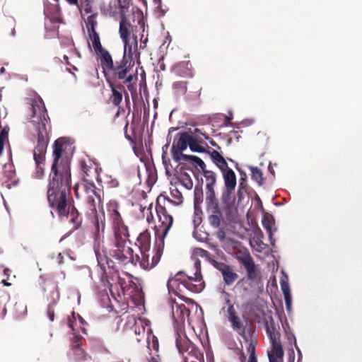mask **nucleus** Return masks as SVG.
Returning <instances> with one entry per match:
<instances>
[{"mask_svg": "<svg viewBox=\"0 0 362 362\" xmlns=\"http://www.w3.org/2000/svg\"><path fill=\"white\" fill-rule=\"evenodd\" d=\"M71 173H49L47 198L59 216H66L71 204Z\"/></svg>", "mask_w": 362, "mask_h": 362, "instance_id": "nucleus-1", "label": "nucleus"}, {"mask_svg": "<svg viewBox=\"0 0 362 362\" xmlns=\"http://www.w3.org/2000/svg\"><path fill=\"white\" fill-rule=\"evenodd\" d=\"M30 113L28 115L27 119L37 132V145L33 151L34 160L45 161L47 148L49 143V136L47 126L49 123L44 101L37 96L31 99Z\"/></svg>", "mask_w": 362, "mask_h": 362, "instance_id": "nucleus-2", "label": "nucleus"}, {"mask_svg": "<svg viewBox=\"0 0 362 362\" xmlns=\"http://www.w3.org/2000/svg\"><path fill=\"white\" fill-rule=\"evenodd\" d=\"M135 62L134 59L122 57L120 60H116L113 66L105 75L107 83H117L126 84L130 91L132 98L136 97V82L137 81V72L134 70Z\"/></svg>", "mask_w": 362, "mask_h": 362, "instance_id": "nucleus-3", "label": "nucleus"}, {"mask_svg": "<svg viewBox=\"0 0 362 362\" xmlns=\"http://www.w3.org/2000/svg\"><path fill=\"white\" fill-rule=\"evenodd\" d=\"M94 252L97 258L98 265L101 270L100 280L104 286H110L109 279L113 280L114 276L117 278V283L121 287L126 284L124 279L118 275V270L116 268L115 262L108 256L107 251L104 245L98 243L94 245Z\"/></svg>", "mask_w": 362, "mask_h": 362, "instance_id": "nucleus-4", "label": "nucleus"}, {"mask_svg": "<svg viewBox=\"0 0 362 362\" xmlns=\"http://www.w3.org/2000/svg\"><path fill=\"white\" fill-rule=\"evenodd\" d=\"M169 292L182 298V288H185L193 293L201 292L205 286L202 276H186L183 272H178L174 277L169 279L167 283Z\"/></svg>", "mask_w": 362, "mask_h": 362, "instance_id": "nucleus-5", "label": "nucleus"}, {"mask_svg": "<svg viewBox=\"0 0 362 362\" xmlns=\"http://www.w3.org/2000/svg\"><path fill=\"white\" fill-rule=\"evenodd\" d=\"M129 238V234L114 235L113 245L110 251V255L121 264L127 265L131 263L136 265L139 261V256L134 255L133 249L127 246V242L130 243Z\"/></svg>", "mask_w": 362, "mask_h": 362, "instance_id": "nucleus-6", "label": "nucleus"}, {"mask_svg": "<svg viewBox=\"0 0 362 362\" xmlns=\"http://www.w3.org/2000/svg\"><path fill=\"white\" fill-rule=\"evenodd\" d=\"M106 211L113 235L129 234L128 226L120 214L119 203L116 200H110L106 204Z\"/></svg>", "mask_w": 362, "mask_h": 362, "instance_id": "nucleus-7", "label": "nucleus"}, {"mask_svg": "<svg viewBox=\"0 0 362 362\" xmlns=\"http://www.w3.org/2000/svg\"><path fill=\"white\" fill-rule=\"evenodd\" d=\"M156 211L158 218V225L155 227L156 236L158 238V241H164V238L173 226V218L169 214L167 204L165 203L161 204L159 198L156 201Z\"/></svg>", "mask_w": 362, "mask_h": 362, "instance_id": "nucleus-8", "label": "nucleus"}, {"mask_svg": "<svg viewBox=\"0 0 362 362\" xmlns=\"http://www.w3.org/2000/svg\"><path fill=\"white\" fill-rule=\"evenodd\" d=\"M64 143L62 139H57L53 145V161L49 173H71V160L63 156Z\"/></svg>", "mask_w": 362, "mask_h": 362, "instance_id": "nucleus-9", "label": "nucleus"}, {"mask_svg": "<svg viewBox=\"0 0 362 362\" xmlns=\"http://www.w3.org/2000/svg\"><path fill=\"white\" fill-rule=\"evenodd\" d=\"M237 259L242 264L246 270L247 276L245 280L248 281V285L253 287L261 281V272L258 265L255 264V261L250 253H245L242 256H238Z\"/></svg>", "mask_w": 362, "mask_h": 362, "instance_id": "nucleus-10", "label": "nucleus"}, {"mask_svg": "<svg viewBox=\"0 0 362 362\" xmlns=\"http://www.w3.org/2000/svg\"><path fill=\"white\" fill-rule=\"evenodd\" d=\"M164 241H157L154 245L152 257L148 252H141V258L139 257L140 267L145 270H150L155 267L160 260L163 252Z\"/></svg>", "mask_w": 362, "mask_h": 362, "instance_id": "nucleus-11", "label": "nucleus"}, {"mask_svg": "<svg viewBox=\"0 0 362 362\" xmlns=\"http://www.w3.org/2000/svg\"><path fill=\"white\" fill-rule=\"evenodd\" d=\"M189 141V132H182L176 134L170 150L172 157L175 162L180 163L183 159V157L187 156L182 153V151L187 148Z\"/></svg>", "mask_w": 362, "mask_h": 362, "instance_id": "nucleus-12", "label": "nucleus"}, {"mask_svg": "<svg viewBox=\"0 0 362 362\" xmlns=\"http://www.w3.org/2000/svg\"><path fill=\"white\" fill-rule=\"evenodd\" d=\"M84 199L85 207L86 209V214L89 216H93L95 218V239H98L100 237V231L101 230L103 233L105 228V224L104 222H101V224L100 225L98 218L97 216L96 200L100 202V194H96L95 195L93 194L85 196Z\"/></svg>", "mask_w": 362, "mask_h": 362, "instance_id": "nucleus-13", "label": "nucleus"}, {"mask_svg": "<svg viewBox=\"0 0 362 362\" xmlns=\"http://www.w3.org/2000/svg\"><path fill=\"white\" fill-rule=\"evenodd\" d=\"M82 180L85 181H100V170L98 165L90 158L81 159L79 162Z\"/></svg>", "mask_w": 362, "mask_h": 362, "instance_id": "nucleus-14", "label": "nucleus"}, {"mask_svg": "<svg viewBox=\"0 0 362 362\" xmlns=\"http://www.w3.org/2000/svg\"><path fill=\"white\" fill-rule=\"evenodd\" d=\"M206 209L208 213L209 225L214 228H219L223 221V212L219 206L218 200L206 201Z\"/></svg>", "mask_w": 362, "mask_h": 362, "instance_id": "nucleus-15", "label": "nucleus"}, {"mask_svg": "<svg viewBox=\"0 0 362 362\" xmlns=\"http://www.w3.org/2000/svg\"><path fill=\"white\" fill-rule=\"evenodd\" d=\"M170 303L173 317L177 325L175 329H183L185 320H189L190 310L184 304L177 303L175 300H171Z\"/></svg>", "mask_w": 362, "mask_h": 362, "instance_id": "nucleus-16", "label": "nucleus"}, {"mask_svg": "<svg viewBox=\"0 0 362 362\" xmlns=\"http://www.w3.org/2000/svg\"><path fill=\"white\" fill-rule=\"evenodd\" d=\"M214 265L221 273L226 285L231 286L238 278V274L229 265L218 262H215Z\"/></svg>", "mask_w": 362, "mask_h": 362, "instance_id": "nucleus-17", "label": "nucleus"}, {"mask_svg": "<svg viewBox=\"0 0 362 362\" xmlns=\"http://www.w3.org/2000/svg\"><path fill=\"white\" fill-rule=\"evenodd\" d=\"M227 314V318L230 322L232 328L238 332L242 336L245 334V327L244 326L240 316L238 314L234 305H231L229 308L226 310Z\"/></svg>", "mask_w": 362, "mask_h": 362, "instance_id": "nucleus-18", "label": "nucleus"}, {"mask_svg": "<svg viewBox=\"0 0 362 362\" xmlns=\"http://www.w3.org/2000/svg\"><path fill=\"white\" fill-rule=\"evenodd\" d=\"M206 179V202L218 200L216 197L214 185L216 182V175L211 170H204L203 172Z\"/></svg>", "mask_w": 362, "mask_h": 362, "instance_id": "nucleus-19", "label": "nucleus"}, {"mask_svg": "<svg viewBox=\"0 0 362 362\" xmlns=\"http://www.w3.org/2000/svg\"><path fill=\"white\" fill-rule=\"evenodd\" d=\"M175 344L180 355H185L186 351L194 344L187 338L183 329L179 328L175 333Z\"/></svg>", "mask_w": 362, "mask_h": 362, "instance_id": "nucleus-20", "label": "nucleus"}, {"mask_svg": "<svg viewBox=\"0 0 362 362\" xmlns=\"http://www.w3.org/2000/svg\"><path fill=\"white\" fill-rule=\"evenodd\" d=\"M133 25L128 21L125 14H121L119 34L123 42H126L127 40H130L131 34L133 32Z\"/></svg>", "mask_w": 362, "mask_h": 362, "instance_id": "nucleus-21", "label": "nucleus"}, {"mask_svg": "<svg viewBox=\"0 0 362 362\" xmlns=\"http://www.w3.org/2000/svg\"><path fill=\"white\" fill-rule=\"evenodd\" d=\"M268 337L271 341L272 350L269 354H273L275 357L279 358H283L284 357V350L282 349V346L280 341L281 334L279 332H276L275 333L269 334Z\"/></svg>", "mask_w": 362, "mask_h": 362, "instance_id": "nucleus-22", "label": "nucleus"}, {"mask_svg": "<svg viewBox=\"0 0 362 362\" xmlns=\"http://www.w3.org/2000/svg\"><path fill=\"white\" fill-rule=\"evenodd\" d=\"M72 350L74 354V358L76 362H84L90 359L84 350L81 348L80 338L78 337H74L72 341Z\"/></svg>", "mask_w": 362, "mask_h": 362, "instance_id": "nucleus-23", "label": "nucleus"}, {"mask_svg": "<svg viewBox=\"0 0 362 362\" xmlns=\"http://www.w3.org/2000/svg\"><path fill=\"white\" fill-rule=\"evenodd\" d=\"M61 216L60 217H62ZM65 216L69 217V223L72 225V231L76 230L81 227L83 218L78 209L74 206L69 205V212Z\"/></svg>", "mask_w": 362, "mask_h": 362, "instance_id": "nucleus-24", "label": "nucleus"}, {"mask_svg": "<svg viewBox=\"0 0 362 362\" xmlns=\"http://www.w3.org/2000/svg\"><path fill=\"white\" fill-rule=\"evenodd\" d=\"M111 88L110 100L115 106H118L122 100V93L124 91V84L117 83H107Z\"/></svg>", "mask_w": 362, "mask_h": 362, "instance_id": "nucleus-25", "label": "nucleus"}, {"mask_svg": "<svg viewBox=\"0 0 362 362\" xmlns=\"http://www.w3.org/2000/svg\"><path fill=\"white\" fill-rule=\"evenodd\" d=\"M98 57L104 76L107 73L115 62L110 52L105 48L95 53Z\"/></svg>", "mask_w": 362, "mask_h": 362, "instance_id": "nucleus-26", "label": "nucleus"}, {"mask_svg": "<svg viewBox=\"0 0 362 362\" xmlns=\"http://www.w3.org/2000/svg\"><path fill=\"white\" fill-rule=\"evenodd\" d=\"M141 252H149L151 247V234L148 230L141 233L136 239V243Z\"/></svg>", "mask_w": 362, "mask_h": 362, "instance_id": "nucleus-27", "label": "nucleus"}, {"mask_svg": "<svg viewBox=\"0 0 362 362\" xmlns=\"http://www.w3.org/2000/svg\"><path fill=\"white\" fill-rule=\"evenodd\" d=\"M182 356L183 358V362H185L187 358H188V361L194 359L199 362H204L203 353L194 344L189 346V349L186 351V354H185V355H182Z\"/></svg>", "mask_w": 362, "mask_h": 362, "instance_id": "nucleus-28", "label": "nucleus"}, {"mask_svg": "<svg viewBox=\"0 0 362 362\" xmlns=\"http://www.w3.org/2000/svg\"><path fill=\"white\" fill-rule=\"evenodd\" d=\"M124 43V51L122 57H126V59H133V52L137 51L138 48V42H137V36L135 35L133 37V42H130V40H127L126 42Z\"/></svg>", "mask_w": 362, "mask_h": 362, "instance_id": "nucleus-29", "label": "nucleus"}, {"mask_svg": "<svg viewBox=\"0 0 362 362\" xmlns=\"http://www.w3.org/2000/svg\"><path fill=\"white\" fill-rule=\"evenodd\" d=\"M222 175L225 188L235 189L237 179L234 171L231 168L226 169V170L222 172Z\"/></svg>", "mask_w": 362, "mask_h": 362, "instance_id": "nucleus-30", "label": "nucleus"}, {"mask_svg": "<svg viewBox=\"0 0 362 362\" xmlns=\"http://www.w3.org/2000/svg\"><path fill=\"white\" fill-rule=\"evenodd\" d=\"M47 15L50 14V21L52 23H61V8L59 5H52L45 10Z\"/></svg>", "mask_w": 362, "mask_h": 362, "instance_id": "nucleus-31", "label": "nucleus"}, {"mask_svg": "<svg viewBox=\"0 0 362 362\" xmlns=\"http://www.w3.org/2000/svg\"><path fill=\"white\" fill-rule=\"evenodd\" d=\"M204 142L202 137H198L197 136H193L190 134V141L189 143V147L192 151L202 153L204 152V148L201 146V144Z\"/></svg>", "mask_w": 362, "mask_h": 362, "instance_id": "nucleus-32", "label": "nucleus"}, {"mask_svg": "<svg viewBox=\"0 0 362 362\" xmlns=\"http://www.w3.org/2000/svg\"><path fill=\"white\" fill-rule=\"evenodd\" d=\"M188 63L180 62L175 66L174 71L176 74L182 77H192V73L190 69L187 67Z\"/></svg>", "mask_w": 362, "mask_h": 362, "instance_id": "nucleus-33", "label": "nucleus"}, {"mask_svg": "<svg viewBox=\"0 0 362 362\" xmlns=\"http://www.w3.org/2000/svg\"><path fill=\"white\" fill-rule=\"evenodd\" d=\"M182 161L187 162L194 165L196 167H199V168L204 172L206 170V165L204 162L199 157L192 155H187L183 157Z\"/></svg>", "mask_w": 362, "mask_h": 362, "instance_id": "nucleus-34", "label": "nucleus"}, {"mask_svg": "<svg viewBox=\"0 0 362 362\" xmlns=\"http://www.w3.org/2000/svg\"><path fill=\"white\" fill-rule=\"evenodd\" d=\"M4 175L6 178V182L12 181V183L16 184V170L14 165L12 163H6L4 165Z\"/></svg>", "mask_w": 362, "mask_h": 362, "instance_id": "nucleus-35", "label": "nucleus"}, {"mask_svg": "<svg viewBox=\"0 0 362 362\" xmlns=\"http://www.w3.org/2000/svg\"><path fill=\"white\" fill-rule=\"evenodd\" d=\"M81 186L82 190L85 193L84 197L88 196V195H93V194L95 195L96 194H99V192H98L96 191L95 181L88 182V181L83 180V182L81 183Z\"/></svg>", "mask_w": 362, "mask_h": 362, "instance_id": "nucleus-36", "label": "nucleus"}, {"mask_svg": "<svg viewBox=\"0 0 362 362\" xmlns=\"http://www.w3.org/2000/svg\"><path fill=\"white\" fill-rule=\"evenodd\" d=\"M235 189L225 188L221 194V201L223 204L229 206L235 200L232 197Z\"/></svg>", "mask_w": 362, "mask_h": 362, "instance_id": "nucleus-37", "label": "nucleus"}, {"mask_svg": "<svg viewBox=\"0 0 362 362\" xmlns=\"http://www.w3.org/2000/svg\"><path fill=\"white\" fill-rule=\"evenodd\" d=\"M171 195L173 198L177 199V201H173L171 199L168 197H164L163 198V203H165L167 205H179L182 202V194L178 191H172Z\"/></svg>", "mask_w": 362, "mask_h": 362, "instance_id": "nucleus-38", "label": "nucleus"}, {"mask_svg": "<svg viewBox=\"0 0 362 362\" xmlns=\"http://www.w3.org/2000/svg\"><path fill=\"white\" fill-rule=\"evenodd\" d=\"M35 170L33 173V177L35 179L40 180L45 176V161L35 160Z\"/></svg>", "mask_w": 362, "mask_h": 362, "instance_id": "nucleus-39", "label": "nucleus"}, {"mask_svg": "<svg viewBox=\"0 0 362 362\" xmlns=\"http://www.w3.org/2000/svg\"><path fill=\"white\" fill-rule=\"evenodd\" d=\"M94 52L96 53L104 49L100 43L99 34L97 32L88 33Z\"/></svg>", "mask_w": 362, "mask_h": 362, "instance_id": "nucleus-40", "label": "nucleus"}, {"mask_svg": "<svg viewBox=\"0 0 362 362\" xmlns=\"http://www.w3.org/2000/svg\"><path fill=\"white\" fill-rule=\"evenodd\" d=\"M97 16H98L97 13H93L87 18L86 27H87V30H88V33H92L96 32L95 28L98 25L97 21H96Z\"/></svg>", "mask_w": 362, "mask_h": 362, "instance_id": "nucleus-41", "label": "nucleus"}, {"mask_svg": "<svg viewBox=\"0 0 362 362\" xmlns=\"http://www.w3.org/2000/svg\"><path fill=\"white\" fill-rule=\"evenodd\" d=\"M248 281L245 280V278H243L235 285V288L240 290L242 296H247L250 293V288L251 287L248 285Z\"/></svg>", "mask_w": 362, "mask_h": 362, "instance_id": "nucleus-42", "label": "nucleus"}, {"mask_svg": "<svg viewBox=\"0 0 362 362\" xmlns=\"http://www.w3.org/2000/svg\"><path fill=\"white\" fill-rule=\"evenodd\" d=\"M262 223L263 227L266 229L267 232L269 233L270 238L272 237V225H273V219L272 217L269 215H264L262 220Z\"/></svg>", "mask_w": 362, "mask_h": 362, "instance_id": "nucleus-43", "label": "nucleus"}, {"mask_svg": "<svg viewBox=\"0 0 362 362\" xmlns=\"http://www.w3.org/2000/svg\"><path fill=\"white\" fill-rule=\"evenodd\" d=\"M250 169L252 173V179L260 185L262 184L264 179L262 171L257 167L251 166Z\"/></svg>", "mask_w": 362, "mask_h": 362, "instance_id": "nucleus-44", "label": "nucleus"}, {"mask_svg": "<svg viewBox=\"0 0 362 362\" xmlns=\"http://www.w3.org/2000/svg\"><path fill=\"white\" fill-rule=\"evenodd\" d=\"M148 348L150 351L153 350L156 353L158 351L159 343L157 337L154 335L148 337Z\"/></svg>", "mask_w": 362, "mask_h": 362, "instance_id": "nucleus-45", "label": "nucleus"}, {"mask_svg": "<svg viewBox=\"0 0 362 362\" xmlns=\"http://www.w3.org/2000/svg\"><path fill=\"white\" fill-rule=\"evenodd\" d=\"M80 11L83 10L85 13H89L92 11V6L89 0H80L78 6H76Z\"/></svg>", "mask_w": 362, "mask_h": 362, "instance_id": "nucleus-46", "label": "nucleus"}, {"mask_svg": "<svg viewBox=\"0 0 362 362\" xmlns=\"http://www.w3.org/2000/svg\"><path fill=\"white\" fill-rule=\"evenodd\" d=\"M8 301V297L6 295L0 296V318L3 319L6 315V303Z\"/></svg>", "mask_w": 362, "mask_h": 362, "instance_id": "nucleus-47", "label": "nucleus"}, {"mask_svg": "<svg viewBox=\"0 0 362 362\" xmlns=\"http://www.w3.org/2000/svg\"><path fill=\"white\" fill-rule=\"evenodd\" d=\"M194 204H200L203 201V191L202 187L196 186L194 189Z\"/></svg>", "mask_w": 362, "mask_h": 362, "instance_id": "nucleus-48", "label": "nucleus"}, {"mask_svg": "<svg viewBox=\"0 0 362 362\" xmlns=\"http://www.w3.org/2000/svg\"><path fill=\"white\" fill-rule=\"evenodd\" d=\"M190 134L193 136H197L198 137H202L203 141L209 140L210 138L207 133L203 129L199 128H195L193 132H189Z\"/></svg>", "mask_w": 362, "mask_h": 362, "instance_id": "nucleus-49", "label": "nucleus"}, {"mask_svg": "<svg viewBox=\"0 0 362 362\" xmlns=\"http://www.w3.org/2000/svg\"><path fill=\"white\" fill-rule=\"evenodd\" d=\"M121 14L124 13L125 10L129 8L132 0H117Z\"/></svg>", "mask_w": 362, "mask_h": 362, "instance_id": "nucleus-50", "label": "nucleus"}, {"mask_svg": "<svg viewBox=\"0 0 362 362\" xmlns=\"http://www.w3.org/2000/svg\"><path fill=\"white\" fill-rule=\"evenodd\" d=\"M193 255L197 257L208 258L210 253L202 248L197 247L194 249Z\"/></svg>", "mask_w": 362, "mask_h": 362, "instance_id": "nucleus-51", "label": "nucleus"}, {"mask_svg": "<svg viewBox=\"0 0 362 362\" xmlns=\"http://www.w3.org/2000/svg\"><path fill=\"white\" fill-rule=\"evenodd\" d=\"M168 146H169L168 144H167L163 146V153H162L163 163L166 168H168V164H170V159L168 158V153H167Z\"/></svg>", "mask_w": 362, "mask_h": 362, "instance_id": "nucleus-52", "label": "nucleus"}, {"mask_svg": "<svg viewBox=\"0 0 362 362\" xmlns=\"http://www.w3.org/2000/svg\"><path fill=\"white\" fill-rule=\"evenodd\" d=\"M266 331L267 334L278 332L276 329L274 321L272 318L270 319L269 322H267Z\"/></svg>", "mask_w": 362, "mask_h": 362, "instance_id": "nucleus-53", "label": "nucleus"}, {"mask_svg": "<svg viewBox=\"0 0 362 362\" xmlns=\"http://www.w3.org/2000/svg\"><path fill=\"white\" fill-rule=\"evenodd\" d=\"M222 293L225 297L224 300H225L226 306L223 307L221 310L223 312H226L227 308H229L231 305H234L231 303V300L230 299V294L228 292L223 291Z\"/></svg>", "mask_w": 362, "mask_h": 362, "instance_id": "nucleus-54", "label": "nucleus"}, {"mask_svg": "<svg viewBox=\"0 0 362 362\" xmlns=\"http://www.w3.org/2000/svg\"><path fill=\"white\" fill-rule=\"evenodd\" d=\"M187 83L186 81H176L173 86L175 89H179L181 92L185 93L187 91Z\"/></svg>", "mask_w": 362, "mask_h": 362, "instance_id": "nucleus-55", "label": "nucleus"}, {"mask_svg": "<svg viewBox=\"0 0 362 362\" xmlns=\"http://www.w3.org/2000/svg\"><path fill=\"white\" fill-rule=\"evenodd\" d=\"M248 351L250 353V357L248 362H257L256 356H255V346L250 344L248 347Z\"/></svg>", "mask_w": 362, "mask_h": 362, "instance_id": "nucleus-56", "label": "nucleus"}, {"mask_svg": "<svg viewBox=\"0 0 362 362\" xmlns=\"http://www.w3.org/2000/svg\"><path fill=\"white\" fill-rule=\"evenodd\" d=\"M215 164L221 170V173L226 170V169H230V168L228 166V163L226 159L223 157L221 158V159L216 162Z\"/></svg>", "mask_w": 362, "mask_h": 362, "instance_id": "nucleus-57", "label": "nucleus"}, {"mask_svg": "<svg viewBox=\"0 0 362 362\" xmlns=\"http://www.w3.org/2000/svg\"><path fill=\"white\" fill-rule=\"evenodd\" d=\"M7 24L10 28V33L9 35L11 36H15L16 31H15V24L16 21L13 18H8L7 19Z\"/></svg>", "mask_w": 362, "mask_h": 362, "instance_id": "nucleus-58", "label": "nucleus"}, {"mask_svg": "<svg viewBox=\"0 0 362 362\" xmlns=\"http://www.w3.org/2000/svg\"><path fill=\"white\" fill-rule=\"evenodd\" d=\"M7 138V133L5 132L4 130L1 132L0 133V156L2 154L4 146V142L5 140Z\"/></svg>", "mask_w": 362, "mask_h": 362, "instance_id": "nucleus-59", "label": "nucleus"}, {"mask_svg": "<svg viewBox=\"0 0 362 362\" xmlns=\"http://www.w3.org/2000/svg\"><path fill=\"white\" fill-rule=\"evenodd\" d=\"M194 267L195 269V272L194 273V276H202L201 274V261L199 259H197L194 264Z\"/></svg>", "mask_w": 362, "mask_h": 362, "instance_id": "nucleus-60", "label": "nucleus"}, {"mask_svg": "<svg viewBox=\"0 0 362 362\" xmlns=\"http://www.w3.org/2000/svg\"><path fill=\"white\" fill-rule=\"evenodd\" d=\"M186 178H182V184L183 185L188 189H190L192 188L193 182L192 180L190 179L189 176L188 175H185Z\"/></svg>", "mask_w": 362, "mask_h": 362, "instance_id": "nucleus-61", "label": "nucleus"}, {"mask_svg": "<svg viewBox=\"0 0 362 362\" xmlns=\"http://www.w3.org/2000/svg\"><path fill=\"white\" fill-rule=\"evenodd\" d=\"M211 158L214 163L218 162L223 158L222 155H221L217 151L213 150L210 153Z\"/></svg>", "mask_w": 362, "mask_h": 362, "instance_id": "nucleus-62", "label": "nucleus"}, {"mask_svg": "<svg viewBox=\"0 0 362 362\" xmlns=\"http://www.w3.org/2000/svg\"><path fill=\"white\" fill-rule=\"evenodd\" d=\"M109 187L115 188L119 185V181L116 178L110 177V180L107 182Z\"/></svg>", "mask_w": 362, "mask_h": 362, "instance_id": "nucleus-63", "label": "nucleus"}, {"mask_svg": "<svg viewBox=\"0 0 362 362\" xmlns=\"http://www.w3.org/2000/svg\"><path fill=\"white\" fill-rule=\"evenodd\" d=\"M150 356L147 358V362H160L159 355L157 354H149Z\"/></svg>", "mask_w": 362, "mask_h": 362, "instance_id": "nucleus-64", "label": "nucleus"}]
</instances>
